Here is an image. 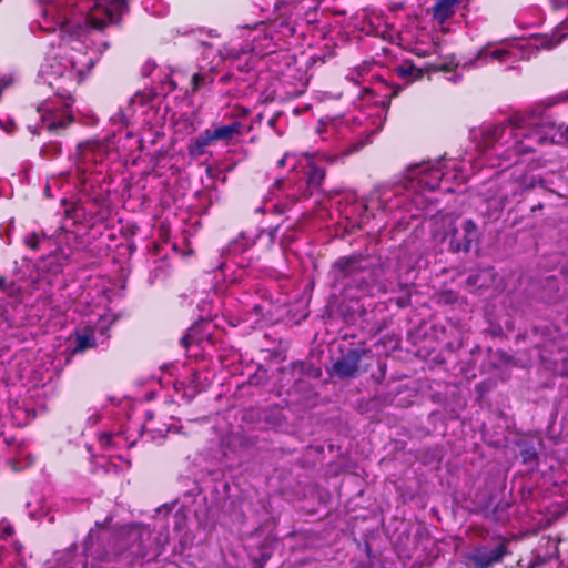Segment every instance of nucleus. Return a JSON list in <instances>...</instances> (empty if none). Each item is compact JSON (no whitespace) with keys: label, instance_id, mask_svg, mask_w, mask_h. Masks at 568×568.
Instances as JSON below:
<instances>
[{"label":"nucleus","instance_id":"obj_1","mask_svg":"<svg viewBox=\"0 0 568 568\" xmlns=\"http://www.w3.org/2000/svg\"><path fill=\"white\" fill-rule=\"evenodd\" d=\"M129 10V0H97L83 21L61 24L62 37L81 41L92 29L102 31L108 24L120 26Z\"/></svg>","mask_w":568,"mask_h":568},{"label":"nucleus","instance_id":"obj_2","mask_svg":"<svg viewBox=\"0 0 568 568\" xmlns=\"http://www.w3.org/2000/svg\"><path fill=\"white\" fill-rule=\"evenodd\" d=\"M510 541L501 535H494L487 542L473 547L464 555L466 568H493L510 554Z\"/></svg>","mask_w":568,"mask_h":568},{"label":"nucleus","instance_id":"obj_3","mask_svg":"<svg viewBox=\"0 0 568 568\" xmlns=\"http://www.w3.org/2000/svg\"><path fill=\"white\" fill-rule=\"evenodd\" d=\"M368 354L369 349L366 348H348L342 352L341 356L333 362L331 368H327V374L341 381L355 379L367 372L368 364L362 365L361 363Z\"/></svg>","mask_w":568,"mask_h":568},{"label":"nucleus","instance_id":"obj_4","mask_svg":"<svg viewBox=\"0 0 568 568\" xmlns=\"http://www.w3.org/2000/svg\"><path fill=\"white\" fill-rule=\"evenodd\" d=\"M337 280H351L358 275L373 274V263L371 258L364 254L355 253L348 256L338 257L334 264Z\"/></svg>","mask_w":568,"mask_h":568},{"label":"nucleus","instance_id":"obj_5","mask_svg":"<svg viewBox=\"0 0 568 568\" xmlns=\"http://www.w3.org/2000/svg\"><path fill=\"white\" fill-rule=\"evenodd\" d=\"M479 241V231L477 224L468 219L460 229L453 227L449 234V248L454 253L470 251L473 243Z\"/></svg>","mask_w":568,"mask_h":568},{"label":"nucleus","instance_id":"obj_6","mask_svg":"<svg viewBox=\"0 0 568 568\" xmlns=\"http://www.w3.org/2000/svg\"><path fill=\"white\" fill-rule=\"evenodd\" d=\"M409 176L416 179L420 185L434 191L439 187L443 173L428 164H416L408 169Z\"/></svg>","mask_w":568,"mask_h":568},{"label":"nucleus","instance_id":"obj_7","mask_svg":"<svg viewBox=\"0 0 568 568\" xmlns=\"http://www.w3.org/2000/svg\"><path fill=\"white\" fill-rule=\"evenodd\" d=\"M75 345L72 349H67L68 357L67 362L71 361V357L75 354H82L88 349L97 348V338L94 335V331L91 327H84L82 331H74Z\"/></svg>","mask_w":568,"mask_h":568},{"label":"nucleus","instance_id":"obj_8","mask_svg":"<svg viewBox=\"0 0 568 568\" xmlns=\"http://www.w3.org/2000/svg\"><path fill=\"white\" fill-rule=\"evenodd\" d=\"M460 3L462 0H437L428 11L433 20L443 24L456 13Z\"/></svg>","mask_w":568,"mask_h":568},{"label":"nucleus","instance_id":"obj_9","mask_svg":"<svg viewBox=\"0 0 568 568\" xmlns=\"http://www.w3.org/2000/svg\"><path fill=\"white\" fill-rule=\"evenodd\" d=\"M325 178L326 169L324 166L315 162L307 163L305 168V180L310 196L322 189Z\"/></svg>","mask_w":568,"mask_h":568},{"label":"nucleus","instance_id":"obj_10","mask_svg":"<svg viewBox=\"0 0 568 568\" xmlns=\"http://www.w3.org/2000/svg\"><path fill=\"white\" fill-rule=\"evenodd\" d=\"M211 130L216 142L220 141L225 145H230L235 138L243 134V124L235 120L230 124L214 126Z\"/></svg>","mask_w":568,"mask_h":568},{"label":"nucleus","instance_id":"obj_11","mask_svg":"<svg viewBox=\"0 0 568 568\" xmlns=\"http://www.w3.org/2000/svg\"><path fill=\"white\" fill-rule=\"evenodd\" d=\"M262 232H241L239 236L229 243V252L234 255H240L252 248L257 240L261 237Z\"/></svg>","mask_w":568,"mask_h":568},{"label":"nucleus","instance_id":"obj_12","mask_svg":"<svg viewBox=\"0 0 568 568\" xmlns=\"http://www.w3.org/2000/svg\"><path fill=\"white\" fill-rule=\"evenodd\" d=\"M216 141L211 129H205L197 136L193 138L187 145V152L192 158H199L206 153L207 146Z\"/></svg>","mask_w":568,"mask_h":568},{"label":"nucleus","instance_id":"obj_13","mask_svg":"<svg viewBox=\"0 0 568 568\" xmlns=\"http://www.w3.org/2000/svg\"><path fill=\"white\" fill-rule=\"evenodd\" d=\"M523 140L518 141L514 145L516 154L532 153L536 150V145L544 143L546 138L540 133V130L535 128L528 134H523Z\"/></svg>","mask_w":568,"mask_h":568},{"label":"nucleus","instance_id":"obj_14","mask_svg":"<svg viewBox=\"0 0 568 568\" xmlns=\"http://www.w3.org/2000/svg\"><path fill=\"white\" fill-rule=\"evenodd\" d=\"M506 125L503 123L487 126L483 131L481 143L485 149H491L504 135Z\"/></svg>","mask_w":568,"mask_h":568},{"label":"nucleus","instance_id":"obj_15","mask_svg":"<svg viewBox=\"0 0 568 568\" xmlns=\"http://www.w3.org/2000/svg\"><path fill=\"white\" fill-rule=\"evenodd\" d=\"M509 55H510V52L505 49H496L494 51H489L487 48H481L476 53V55L474 58V62L475 63H479V62L488 63L491 60L504 61L505 58L509 57Z\"/></svg>","mask_w":568,"mask_h":568},{"label":"nucleus","instance_id":"obj_16","mask_svg":"<svg viewBox=\"0 0 568 568\" xmlns=\"http://www.w3.org/2000/svg\"><path fill=\"white\" fill-rule=\"evenodd\" d=\"M490 278H491V271L489 268H487V270H483L477 273L470 274L466 280V284L468 286L483 288V287H487L489 285Z\"/></svg>","mask_w":568,"mask_h":568},{"label":"nucleus","instance_id":"obj_17","mask_svg":"<svg viewBox=\"0 0 568 568\" xmlns=\"http://www.w3.org/2000/svg\"><path fill=\"white\" fill-rule=\"evenodd\" d=\"M213 81L214 74L211 71L194 73L191 79L192 92H197L203 87L212 84Z\"/></svg>","mask_w":568,"mask_h":568},{"label":"nucleus","instance_id":"obj_18","mask_svg":"<svg viewBox=\"0 0 568 568\" xmlns=\"http://www.w3.org/2000/svg\"><path fill=\"white\" fill-rule=\"evenodd\" d=\"M72 122L73 116L71 114H68L60 119L48 122L45 126L49 132L59 134L61 131L65 130Z\"/></svg>","mask_w":568,"mask_h":568},{"label":"nucleus","instance_id":"obj_19","mask_svg":"<svg viewBox=\"0 0 568 568\" xmlns=\"http://www.w3.org/2000/svg\"><path fill=\"white\" fill-rule=\"evenodd\" d=\"M294 369H298L300 374H306L314 378H317L322 375V371L318 367H315L312 363L305 362H295L292 364Z\"/></svg>","mask_w":568,"mask_h":568},{"label":"nucleus","instance_id":"obj_20","mask_svg":"<svg viewBox=\"0 0 568 568\" xmlns=\"http://www.w3.org/2000/svg\"><path fill=\"white\" fill-rule=\"evenodd\" d=\"M396 72L399 77L406 79V78H420L422 72L418 70L412 62H404L396 68Z\"/></svg>","mask_w":568,"mask_h":568},{"label":"nucleus","instance_id":"obj_21","mask_svg":"<svg viewBox=\"0 0 568 568\" xmlns=\"http://www.w3.org/2000/svg\"><path fill=\"white\" fill-rule=\"evenodd\" d=\"M0 291L9 297H16L20 294L21 288L16 282H8L3 275H0Z\"/></svg>","mask_w":568,"mask_h":568},{"label":"nucleus","instance_id":"obj_22","mask_svg":"<svg viewBox=\"0 0 568 568\" xmlns=\"http://www.w3.org/2000/svg\"><path fill=\"white\" fill-rule=\"evenodd\" d=\"M346 286H354L356 287L359 292L362 293H366L368 292L371 285H369V281L367 280L366 276H361V278H351L349 282L346 284Z\"/></svg>","mask_w":568,"mask_h":568},{"label":"nucleus","instance_id":"obj_23","mask_svg":"<svg viewBox=\"0 0 568 568\" xmlns=\"http://www.w3.org/2000/svg\"><path fill=\"white\" fill-rule=\"evenodd\" d=\"M552 140L559 144L568 143V124L558 125L556 132L552 135Z\"/></svg>","mask_w":568,"mask_h":568},{"label":"nucleus","instance_id":"obj_24","mask_svg":"<svg viewBox=\"0 0 568 568\" xmlns=\"http://www.w3.org/2000/svg\"><path fill=\"white\" fill-rule=\"evenodd\" d=\"M23 243L32 251H38L40 246V235L37 232L24 235Z\"/></svg>","mask_w":568,"mask_h":568},{"label":"nucleus","instance_id":"obj_25","mask_svg":"<svg viewBox=\"0 0 568 568\" xmlns=\"http://www.w3.org/2000/svg\"><path fill=\"white\" fill-rule=\"evenodd\" d=\"M377 366H378L379 373H378V375L372 374V379L374 381V383L376 385H379L385 379L386 372H387V364H386L385 361L378 359L377 361Z\"/></svg>","mask_w":568,"mask_h":568},{"label":"nucleus","instance_id":"obj_26","mask_svg":"<svg viewBox=\"0 0 568 568\" xmlns=\"http://www.w3.org/2000/svg\"><path fill=\"white\" fill-rule=\"evenodd\" d=\"M278 28L285 37H292L296 32L295 26L285 19L278 21Z\"/></svg>","mask_w":568,"mask_h":568},{"label":"nucleus","instance_id":"obj_27","mask_svg":"<svg viewBox=\"0 0 568 568\" xmlns=\"http://www.w3.org/2000/svg\"><path fill=\"white\" fill-rule=\"evenodd\" d=\"M521 456H523V462L525 464L537 462V459H538L537 453L534 450H529V449L521 452Z\"/></svg>","mask_w":568,"mask_h":568},{"label":"nucleus","instance_id":"obj_28","mask_svg":"<svg viewBox=\"0 0 568 568\" xmlns=\"http://www.w3.org/2000/svg\"><path fill=\"white\" fill-rule=\"evenodd\" d=\"M253 63L250 61V60H246L245 62H242L241 59H237V63H236V70H239L240 72H250L252 69H253Z\"/></svg>","mask_w":568,"mask_h":568},{"label":"nucleus","instance_id":"obj_29","mask_svg":"<svg viewBox=\"0 0 568 568\" xmlns=\"http://www.w3.org/2000/svg\"><path fill=\"white\" fill-rule=\"evenodd\" d=\"M113 436L110 433H103L100 435L99 442L100 445L104 448H108L112 444Z\"/></svg>","mask_w":568,"mask_h":568},{"label":"nucleus","instance_id":"obj_30","mask_svg":"<svg viewBox=\"0 0 568 568\" xmlns=\"http://www.w3.org/2000/svg\"><path fill=\"white\" fill-rule=\"evenodd\" d=\"M193 343V337L190 334L184 335L180 338V344L187 349Z\"/></svg>","mask_w":568,"mask_h":568},{"label":"nucleus","instance_id":"obj_31","mask_svg":"<svg viewBox=\"0 0 568 568\" xmlns=\"http://www.w3.org/2000/svg\"><path fill=\"white\" fill-rule=\"evenodd\" d=\"M125 537L128 540L138 541L140 539V532L135 529H132L125 532Z\"/></svg>","mask_w":568,"mask_h":568},{"label":"nucleus","instance_id":"obj_32","mask_svg":"<svg viewBox=\"0 0 568 568\" xmlns=\"http://www.w3.org/2000/svg\"><path fill=\"white\" fill-rule=\"evenodd\" d=\"M509 123L514 126V128H517V129H520L523 128V120L521 118L517 116V115H514L511 118H509Z\"/></svg>","mask_w":568,"mask_h":568},{"label":"nucleus","instance_id":"obj_33","mask_svg":"<svg viewBox=\"0 0 568 568\" xmlns=\"http://www.w3.org/2000/svg\"><path fill=\"white\" fill-rule=\"evenodd\" d=\"M14 532V529L12 526L8 525L6 526L4 528H2L1 532H0V538H4V537H8V536H12Z\"/></svg>","mask_w":568,"mask_h":568},{"label":"nucleus","instance_id":"obj_34","mask_svg":"<svg viewBox=\"0 0 568 568\" xmlns=\"http://www.w3.org/2000/svg\"><path fill=\"white\" fill-rule=\"evenodd\" d=\"M437 70H439V71H444V72H449V71H452V70H453V67H452V64H449V63H445V64H440V65H438V67H437Z\"/></svg>","mask_w":568,"mask_h":568},{"label":"nucleus","instance_id":"obj_35","mask_svg":"<svg viewBox=\"0 0 568 568\" xmlns=\"http://www.w3.org/2000/svg\"><path fill=\"white\" fill-rule=\"evenodd\" d=\"M399 93V89L398 88H390V93L389 94H385L386 98H388V100L397 97Z\"/></svg>","mask_w":568,"mask_h":568},{"label":"nucleus","instance_id":"obj_36","mask_svg":"<svg viewBox=\"0 0 568 568\" xmlns=\"http://www.w3.org/2000/svg\"><path fill=\"white\" fill-rule=\"evenodd\" d=\"M231 79H232V74L226 73V74L222 75L219 81L223 84H226L231 81Z\"/></svg>","mask_w":568,"mask_h":568},{"label":"nucleus","instance_id":"obj_37","mask_svg":"<svg viewBox=\"0 0 568 568\" xmlns=\"http://www.w3.org/2000/svg\"><path fill=\"white\" fill-rule=\"evenodd\" d=\"M554 2V7L556 9H559L560 7H562L564 4H567L568 6V0H560V2H558L557 0H551Z\"/></svg>","mask_w":568,"mask_h":568},{"label":"nucleus","instance_id":"obj_38","mask_svg":"<svg viewBox=\"0 0 568 568\" xmlns=\"http://www.w3.org/2000/svg\"><path fill=\"white\" fill-rule=\"evenodd\" d=\"M314 62H317L320 61L321 63H324L325 62V57L324 55H313L311 58Z\"/></svg>","mask_w":568,"mask_h":568},{"label":"nucleus","instance_id":"obj_39","mask_svg":"<svg viewBox=\"0 0 568 568\" xmlns=\"http://www.w3.org/2000/svg\"><path fill=\"white\" fill-rule=\"evenodd\" d=\"M542 207H544V204H542V203H539V204H537V205L532 206V207H531V211H532V212H535V211H537V210H541Z\"/></svg>","mask_w":568,"mask_h":568},{"label":"nucleus","instance_id":"obj_40","mask_svg":"<svg viewBox=\"0 0 568 568\" xmlns=\"http://www.w3.org/2000/svg\"><path fill=\"white\" fill-rule=\"evenodd\" d=\"M285 160H286V158H285V156H283L282 159H280V160H278V162H277L278 166H284V165H285Z\"/></svg>","mask_w":568,"mask_h":568},{"label":"nucleus","instance_id":"obj_41","mask_svg":"<svg viewBox=\"0 0 568 568\" xmlns=\"http://www.w3.org/2000/svg\"><path fill=\"white\" fill-rule=\"evenodd\" d=\"M101 560H102V561H109V560H110L109 555H108V554H105L104 556H102V557H101Z\"/></svg>","mask_w":568,"mask_h":568},{"label":"nucleus","instance_id":"obj_42","mask_svg":"<svg viewBox=\"0 0 568 568\" xmlns=\"http://www.w3.org/2000/svg\"><path fill=\"white\" fill-rule=\"evenodd\" d=\"M267 559H268V556H264V555H263V556H262V564H261V566H262L264 562H266V561H267Z\"/></svg>","mask_w":568,"mask_h":568},{"label":"nucleus","instance_id":"obj_43","mask_svg":"<svg viewBox=\"0 0 568 568\" xmlns=\"http://www.w3.org/2000/svg\"><path fill=\"white\" fill-rule=\"evenodd\" d=\"M366 554H367L368 556H371V554H372L371 547H369L368 545H366Z\"/></svg>","mask_w":568,"mask_h":568},{"label":"nucleus","instance_id":"obj_44","mask_svg":"<svg viewBox=\"0 0 568 568\" xmlns=\"http://www.w3.org/2000/svg\"><path fill=\"white\" fill-rule=\"evenodd\" d=\"M398 305H399V306H405L406 304L404 303V301H400V300H399V301H398Z\"/></svg>","mask_w":568,"mask_h":568},{"label":"nucleus","instance_id":"obj_45","mask_svg":"<svg viewBox=\"0 0 568 568\" xmlns=\"http://www.w3.org/2000/svg\"><path fill=\"white\" fill-rule=\"evenodd\" d=\"M538 567H539V565H538L537 562H535V564H532V565L530 566V568H538Z\"/></svg>","mask_w":568,"mask_h":568},{"label":"nucleus","instance_id":"obj_46","mask_svg":"<svg viewBox=\"0 0 568 568\" xmlns=\"http://www.w3.org/2000/svg\"><path fill=\"white\" fill-rule=\"evenodd\" d=\"M41 2H50L51 0H40Z\"/></svg>","mask_w":568,"mask_h":568}]
</instances>
